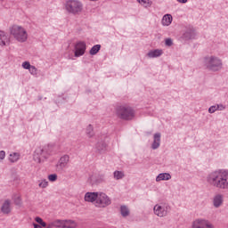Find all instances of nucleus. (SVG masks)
Instances as JSON below:
<instances>
[{
  "mask_svg": "<svg viewBox=\"0 0 228 228\" xmlns=\"http://www.w3.org/2000/svg\"><path fill=\"white\" fill-rule=\"evenodd\" d=\"M207 183L217 190H228V169H217L209 173Z\"/></svg>",
  "mask_w": 228,
  "mask_h": 228,
  "instance_id": "obj_1",
  "label": "nucleus"
},
{
  "mask_svg": "<svg viewBox=\"0 0 228 228\" xmlns=\"http://www.w3.org/2000/svg\"><path fill=\"white\" fill-rule=\"evenodd\" d=\"M204 67L210 72H220L224 69V62L222 59L215 55H208L204 58Z\"/></svg>",
  "mask_w": 228,
  "mask_h": 228,
  "instance_id": "obj_2",
  "label": "nucleus"
},
{
  "mask_svg": "<svg viewBox=\"0 0 228 228\" xmlns=\"http://www.w3.org/2000/svg\"><path fill=\"white\" fill-rule=\"evenodd\" d=\"M53 154V146L51 145L38 147L34 152V161L36 163H44V161H47Z\"/></svg>",
  "mask_w": 228,
  "mask_h": 228,
  "instance_id": "obj_3",
  "label": "nucleus"
},
{
  "mask_svg": "<svg viewBox=\"0 0 228 228\" xmlns=\"http://www.w3.org/2000/svg\"><path fill=\"white\" fill-rule=\"evenodd\" d=\"M10 34L20 44H24L28 41V30L20 25H12L10 28Z\"/></svg>",
  "mask_w": 228,
  "mask_h": 228,
  "instance_id": "obj_4",
  "label": "nucleus"
},
{
  "mask_svg": "<svg viewBox=\"0 0 228 228\" xmlns=\"http://www.w3.org/2000/svg\"><path fill=\"white\" fill-rule=\"evenodd\" d=\"M64 10L70 15H79L83 12V2L80 0H66Z\"/></svg>",
  "mask_w": 228,
  "mask_h": 228,
  "instance_id": "obj_5",
  "label": "nucleus"
},
{
  "mask_svg": "<svg viewBox=\"0 0 228 228\" xmlns=\"http://www.w3.org/2000/svg\"><path fill=\"white\" fill-rule=\"evenodd\" d=\"M116 113L122 120H133L134 118V109L129 105L117 107Z\"/></svg>",
  "mask_w": 228,
  "mask_h": 228,
  "instance_id": "obj_6",
  "label": "nucleus"
},
{
  "mask_svg": "<svg viewBox=\"0 0 228 228\" xmlns=\"http://www.w3.org/2000/svg\"><path fill=\"white\" fill-rule=\"evenodd\" d=\"M171 208L167 203H159L153 207V213L159 218H165L168 215V212L171 211Z\"/></svg>",
  "mask_w": 228,
  "mask_h": 228,
  "instance_id": "obj_7",
  "label": "nucleus"
},
{
  "mask_svg": "<svg viewBox=\"0 0 228 228\" xmlns=\"http://www.w3.org/2000/svg\"><path fill=\"white\" fill-rule=\"evenodd\" d=\"M111 204V200L106 193L104 192H98V196L95 201L96 208H108Z\"/></svg>",
  "mask_w": 228,
  "mask_h": 228,
  "instance_id": "obj_8",
  "label": "nucleus"
},
{
  "mask_svg": "<svg viewBox=\"0 0 228 228\" xmlns=\"http://www.w3.org/2000/svg\"><path fill=\"white\" fill-rule=\"evenodd\" d=\"M86 53V43L85 41H77L74 45L75 58H80Z\"/></svg>",
  "mask_w": 228,
  "mask_h": 228,
  "instance_id": "obj_9",
  "label": "nucleus"
},
{
  "mask_svg": "<svg viewBox=\"0 0 228 228\" xmlns=\"http://www.w3.org/2000/svg\"><path fill=\"white\" fill-rule=\"evenodd\" d=\"M192 228H215V226L208 220L196 219L192 223Z\"/></svg>",
  "mask_w": 228,
  "mask_h": 228,
  "instance_id": "obj_10",
  "label": "nucleus"
},
{
  "mask_svg": "<svg viewBox=\"0 0 228 228\" xmlns=\"http://www.w3.org/2000/svg\"><path fill=\"white\" fill-rule=\"evenodd\" d=\"M69 161H70V157L69 155H63L62 157L60 158L56 164V170L58 172H61L64 168H67L69 165Z\"/></svg>",
  "mask_w": 228,
  "mask_h": 228,
  "instance_id": "obj_11",
  "label": "nucleus"
},
{
  "mask_svg": "<svg viewBox=\"0 0 228 228\" xmlns=\"http://www.w3.org/2000/svg\"><path fill=\"white\" fill-rule=\"evenodd\" d=\"M212 204L213 207L216 208V209H218V208H222L224 206V194L222 193H216L212 198Z\"/></svg>",
  "mask_w": 228,
  "mask_h": 228,
  "instance_id": "obj_12",
  "label": "nucleus"
},
{
  "mask_svg": "<svg viewBox=\"0 0 228 228\" xmlns=\"http://www.w3.org/2000/svg\"><path fill=\"white\" fill-rule=\"evenodd\" d=\"M1 211L4 215H10L12 213V200H5L2 204Z\"/></svg>",
  "mask_w": 228,
  "mask_h": 228,
  "instance_id": "obj_13",
  "label": "nucleus"
},
{
  "mask_svg": "<svg viewBox=\"0 0 228 228\" xmlns=\"http://www.w3.org/2000/svg\"><path fill=\"white\" fill-rule=\"evenodd\" d=\"M197 37L195 30L193 28H188L182 36L183 40H193Z\"/></svg>",
  "mask_w": 228,
  "mask_h": 228,
  "instance_id": "obj_14",
  "label": "nucleus"
},
{
  "mask_svg": "<svg viewBox=\"0 0 228 228\" xmlns=\"http://www.w3.org/2000/svg\"><path fill=\"white\" fill-rule=\"evenodd\" d=\"M159 145H161V134L156 133L153 135V142L151 144V149L156 151V149H159Z\"/></svg>",
  "mask_w": 228,
  "mask_h": 228,
  "instance_id": "obj_15",
  "label": "nucleus"
},
{
  "mask_svg": "<svg viewBox=\"0 0 228 228\" xmlns=\"http://www.w3.org/2000/svg\"><path fill=\"white\" fill-rule=\"evenodd\" d=\"M99 192H86L85 194L86 202H97Z\"/></svg>",
  "mask_w": 228,
  "mask_h": 228,
  "instance_id": "obj_16",
  "label": "nucleus"
},
{
  "mask_svg": "<svg viewBox=\"0 0 228 228\" xmlns=\"http://www.w3.org/2000/svg\"><path fill=\"white\" fill-rule=\"evenodd\" d=\"M170 179H172V175L169 173H160L156 177L155 181L156 183H160V181H170Z\"/></svg>",
  "mask_w": 228,
  "mask_h": 228,
  "instance_id": "obj_17",
  "label": "nucleus"
},
{
  "mask_svg": "<svg viewBox=\"0 0 228 228\" xmlns=\"http://www.w3.org/2000/svg\"><path fill=\"white\" fill-rule=\"evenodd\" d=\"M163 54V50L155 49L151 50L147 53L148 58H159Z\"/></svg>",
  "mask_w": 228,
  "mask_h": 228,
  "instance_id": "obj_18",
  "label": "nucleus"
},
{
  "mask_svg": "<svg viewBox=\"0 0 228 228\" xmlns=\"http://www.w3.org/2000/svg\"><path fill=\"white\" fill-rule=\"evenodd\" d=\"M96 151H98L100 154H104V152L108 151V144H106L104 142H97Z\"/></svg>",
  "mask_w": 228,
  "mask_h": 228,
  "instance_id": "obj_19",
  "label": "nucleus"
},
{
  "mask_svg": "<svg viewBox=\"0 0 228 228\" xmlns=\"http://www.w3.org/2000/svg\"><path fill=\"white\" fill-rule=\"evenodd\" d=\"M10 42V37L4 33V31H0V45L4 46Z\"/></svg>",
  "mask_w": 228,
  "mask_h": 228,
  "instance_id": "obj_20",
  "label": "nucleus"
},
{
  "mask_svg": "<svg viewBox=\"0 0 228 228\" xmlns=\"http://www.w3.org/2000/svg\"><path fill=\"white\" fill-rule=\"evenodd\" d=\"M173 20L171 14H166L162 18L161 24L162 26H170Z\"/></svg>",
  "mask_w": 228,
  "mask_h": 228,
  "instance_id": "obj_21",
  "label": "nucleus"
},
{
  "mask_svg": "<svg viewBox=\"0 0 228 228\" xmlns=\"http://www.w3.org/2000/svg\"><path fill=\"white\" fill-rule=\"evenodd\" d=\"M86 134L87 138H94L95 136V133L94 132V126L88 125L86 128Z\"/></svg>",
  "mask_w": 228,
  "mask_h": 228,
  "instance_id": "obj_22",
  "label": "nucleus"
},
{
  "mask_svg": "<svg viewBox=\"0 0 228 228\" xmlns=\"http://www.w3.org/2000/svg\"><path fill=\"white\" fill-rule=\"evenodd\" d=\"M113 177L116 181H120V179L126 177V175L124 174V171L116 170L113 172Z\"/></svg>",
  "mask_w": 228,
  "mask_h": 228,
  "instance_id": "obj_23",
  "label": "nucleus"
},
{
  "mask_svg": "<svg viewBox=\"0 0 228 228\" xmlns=\"http://www.w3.org/2000/svg\"><path fill=\"white\" fill-rule=\"evenodd\" d=\"M77 227V223L74 220H64V228H76Z\"/></svg>",
  "mask_w": 228,
  "mask_h": 228,
  "instance_id": "obj_24",
  "label": "nucleus"
},
{
  "mask_svg": "<svg viewBox=\"0 0 228 228\" xmlns=\"http://www.w3.org/2000/svg\"><path fill=\"white\" fill-rule=\"evenodd\" d=\"M52 225L57 228H65V220L56 219L52 223Z\"/></svg>",
  "mask_w": 228,
  "mask_h": 228,
  "instance_id": "obj_25",
  "label": "nucleus"
},
{
  "mask_svg": "<svg viewBox=\"0 0 228 228\" xmlns=\"http://www.w3.org/2000/svg\"><path fill=\"white\" fill-rule=\"evenodd\" d=\"M20 158V154L17 152H13L10 154L9 161H11V163H17Z\"/></svg>",
  "mask_w": 228,
  "mask_h": 228,
  "instance_id": "obj_26",
  "label": "nucleus"
},
{
  "mask_svg": "<svg viewBox=\"0 0 228 228\" xmlns=\"http://www.w3.org/2000/svg\"><path fill=\"white\" fill-rule=\"evenodd\" d=\"M99 51H101V45H95L91 48L89 54H91V56H95Z\"/></svg>",
  "mask_w": 228,
  "mask_h": 228,
  "instance_id": "obj_27",
  "label": "nucleus"
},
{
  "mask_svg": "<svg viewBox=\"0 0 228 228\" xmlns=\"http://www.w3.org/2000/svg\"><path fill=\"white\" fill-rule=\"evenodd\" d=\"M120 213L121 216L126 217V216H129V208L126 206H121L120 207Z\"/></svg>",
  "mask_w": 228,
  "mask_h": 228,
  "instance_id": "obj_28",
  "label": "nucleus"
},
{
  "mask_svg": "<svg viewBox=\"0 0 228 228\" xmlns=\"http://www.w3.org/2000/svg\"><path fill=\"white\" fill-rule=\"evenodd\" d=\"M137 3L142 4V6H144V8H149V6L152 4V3L149 0H137Z\"/></svg>",
  "mask_w": 228,
  "mask_h": 228,
  "instance_id": "obj_29",
  "label": "nucleus"
},
{
  "mask_svg": "<svg viewBox=\"0 0 228 228\" xmlns=\"http://www.w3.org/2000/svg\"><path fill=\"white\" fill-rule=\"evenodd\" d=\"M29 74H31V76H34L35 77H37V76H38V69H37V67L32 66L30 67V69H28Z\"/></svg>",
  "mask_w": 228,
  "mask_h": 228,
  "instance_id": "obj_30",
  "label": "nucleus"
},
{
  "mask_svg": "<svg viewBox=\"0 0 228 228\" xmlns=\"http://www.w3.org/2000/svg\"><path fill=\"white\" fill-rule=\"evenodd\" d=\"M35 221L37 223V224H40L41 227H47V224L45 222H44V220L42 219V217H36L35 218Z\"/></svg>",
  "mask_w": 228,
  "mask_h": 228,
  "instance_id": "obj_31",
  "label": "nucleus"
},
{
  "mask_svg": "<svg viewBox=\"0 0 228 228\" xmlns=\"http://www.w3.org/2000/svg\"><path fill=\"white\" fill-rule=\"evenodd\" d=\"M39 188H47L49 186V182L47 180H41L38 183Z\"/></svg>",
  "mask_w": 228,
  "mask_h": 228,
  "instance_id": "obj_32",
  "label": "nucleus"
},
{
  "mask_svg": "<svg viewBox=\"0 0 228 228\" xmlns=\"http://www.w3.org/2000/svg\"><path fill=\"white\" fill-rule=\"evenodd\" d=\"M165 45H166V47H172V45H174V40H172V38H170V37L166 38Z\"/></svg>",
  "mask_w": 228,
  "mask_h": 228,
  "instance_id": "obj_33",
  "label": "nucleus"
},
{
  "mask_svg": "<svg viewBox=\"0 0 228 228\" xmlns=\"http://www.w3.org/2000/svg\"><path fill=\"white\" fill-rule=\"evenodd\" d=\"M21 66L25 69V70H29L33 65L29 63V61L22 62Z\"/></svg>",
  "mask_w": 228,
  "mask_h": 228,
  "instance_id": "obj_34",
  "label": "nucleus"
},
{
  "mask_svg": "<svg viewBox=\"0 0 228 228\" xmlns=\"http://www.w3.org/2000/svg\"><path fill=\"white\" fill-rule=\"evenodd\" d=\"M48 180L51 181V183H54V181L58 180V175H56V174L49 175Z\"/></svg>",
  "mask_w": 228,
  "mask_h": 228,
  "instance_id": "obj_35",
  "label": "nucleus"
},
{
  "mask_svg": "<svg viewBox=\"0 0 228 228\" xmlns=\"http://www.w3.org/2000/svg\"><path fill=\"white\" fill-rule=\"evenodd\" d=\"M216 111H218V107H217L216 104V105H212V106H210V107L208 108V113L213 114V113H215Z\"/></svg>",
  "mask_w": 228,
  "mask_h": 228,
  "instance_id": "obj_36",
  "label": "nucleus"
},
{
  "mask_svg": "<svg viewBox=\"0 0 228 228\" xmlns=\"http://www.w3.org/2000/svg\"><path fill=\"white\" fill-rule=\"evenodd\" d=\"M14 204H16V206H20V204H22V200H20V196H16L14 198Z\"/></svg>",
  "mask_w": 228,
  "mask_h": 228,
  "instance_id": "obj_37",
  "label": "nucleus"
},
{
  "mask_svg": "<svg viewBox=\"0 0 228 228\" xmlns=\"http://www.w3.org/2000/svg\"><path fill=\"white\" fill-rule=\"evenodd\" d=\"M217 106V111H224V110H225L226 106L224 104H216Z\"/></svg>",
  "mask_w": 228,
  "mask_h": 228,
  "instance_id": "obj_38",
  "label": "nucleus"
},
{
  "mask_svg": "<svg viewBox=\"0 0 228 228\" xmlns=\"http://www.w3.org/2000/svg\"><path fill=\"white\" fill-rule=\"evenodd\" d=\"M6 158V152L4 151H0V161H3Z\"/></svg>",
  "mask_w": 228,
  "mask_h": 228,
  "instance_id": "obj_39",
  "label": "nucleus"
},
{
  "mask_svg": "<svg viewBox=\"0 0 228 228\" xmlns=\"http://www.w3.org/2000/svg\"><path fill=\"white\" fill-rule=\"evenodd\" d=\"M177 3H180L182 4H186V3H188V0H176Z\"/></svg>",
  "mask_w": 228,
  "mask_h": 228,
  "instance_id": "obj_40",
  "label": "nucleus"
},
{
  "mask_svg": "<svg viewBox=\"0 0 228 228\" xmlns=\"http://www.w3.org/2000/svg\"><path fill=\"white\" fill-rule=\"evenodd\" d=\"M101 181H104V176L103 175L102 176Z\"/></svg>",
  "mask_w": 228,
  "mask_h": 228,
  "instance_id": "obj_41",
  "label": "nucleus"
}]
</instances>
